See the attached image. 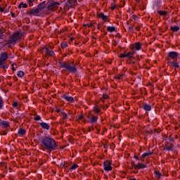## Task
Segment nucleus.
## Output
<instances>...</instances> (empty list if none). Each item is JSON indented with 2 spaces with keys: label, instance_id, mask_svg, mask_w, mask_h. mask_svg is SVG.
Returning <instances> with one entry per match:
<instances>
[{
  "label": "nucleus",
  "instance_id": "obj_1",
  "mask_svg": "<svg viewBox=\"0 0 180 180\" xmlns=\"http://www.w3.org/2000/svg\"><path fill=\"white\" fill-rule=\"evenodd\" d=\"M42 147L45 150H56L57 148V143L53 138L45 136L41 140Z\"/></svg>",
  "mask_w": 180,
  "mask_h": 180
},
{
  "label": "nucleus",
  "instance_id": "obj_2",
  "mask_svg": "<svg viewBox=\"0 0 180 180\" xmlns=\"http://www.w3.org/2000/svg\"><path fill=\"white\" fill-rule=\"evenodd\" d=\"M44 8H46V2L44 1L42 3H41L37 8H32L30 13L31 15H33L34 16H39V15H40V13H43V9H44Z\"/></svg>",
  "mask_w": 180,
  "mask_h": 180
},
{
  "label": "nucleus",
  "instance_id": "obj_3",
  "mask_svg": "<svg viewBox=\"0 0 180 180\" xmlns=\"http://www.w3.org/2000/svg\"><path fill=\"white\" fill-rule=\"evenodd\" d=\"M60 67L61 68H65L67 71L72 72L73 74H75V72H77V68H75V66H71L70 63L61 62L60 63Z\"/></svg>",
  "mask_w": 180,
  "mask_h": 180
},
{
  "label": "nucleus",
  "instance_id": "obj_4",
  "mask_svg": "<svg viewBox=\"0 0 180 180\" xmlns=\"http://www.w3.org/2000/svg\"><path fill=\"white\" fill-rule=\"evenodd\" d=\"M61 5L60 2L51 0L48 2V11H56Z\"/></svg>",
  "mask_w": 180,
  "mask_h": 180
},
{
  "label": "nucleus",
  "instance_id": "obj_5",
  "mask_svg": "<svg viewBox=\"0 0 180 180\" xmlns=\"http://www.w3.org/2000/svg\"><path fill=\"white\" fill-rule=\"evenodd\" d=\"M22 39V33L15 32L11 37V44H16V41H19Z\"/></svg>",
  "mask_w": 180,
  "mask_h": 180
},
{
  "label": "nucleus",
  "instance_id": "obj_6",
  "mask_svg": "<svg viewBox=\"0 0 180 180\" xmlns=\"http://www.w3.org/2000/svg\"><path fill=\"white\" fill-rule=\"evenodd\" d=\"M105 171H111L112 169V162L110 161H105L103 164Z\"/></svg>",
  "mask_w": 180,
  "mask_h": 180
},
{
  "label": "nucleus",
  "instance_id": "obj_7",
  "mask_svg": "<svg viewBox=\"0 0 180 180\" xmlns=\"http://www.w3.org/2000/svg\"><path fill=\"white\" fill-rule=\"evenodd\" d=\"M134 53L131 52H128L127 53H122L120 55L121 58H129V60H131L133 58Z\"/></svg>",
  "mask_w": 180,
  "mask_h": 180
},
{
  "label": "nucleus",
  "instance_id": "obj_8",
  "mask_svg": "<svg viewBox=\"0 0 180 180\" xmlns=\"http://www.w3.org/2000/svg\"><path fill=\"white\" fill-rule=\"evenodd\" d=\"M42 53L43 54H46V56H50L51 57H53V56H54V52H53V51L49 50V49L46 47L42 49Z\"/></svg>",
  "mask_w": 180,
  "mask_h": 180
},
{
  "label": "nucleus",
  "instance_id": "obj_9",
  "mask_svg": "<svg viewBox=\"0 0 180 180\" xmlns=\"http://www.w3.org/2000/svg\"><path fill=\"white\" fill-rule=\"evenodd\" d=\"M8 60V53H1L0 55V65H2L4 61H6Z\"/></svg>",
  "mask_w": 180,
  "mask_h": 180
},
{
  "label": "nucleus",
  "instance_id": "obj_10",
  "mask_svg": "<svg viewBox=\"0 0 180 180\" xmlns=\"http://www.w3.org/2000/svg\"><path fill=\"white\" fill-rule=\"evenodd\" d=\"M75 2H77V0H69L66 3V6H68V8H72V6L75 5Z\"/></svg>",
  "mask_w": 180,
  "mask_h": 180
},
{
  "label": "nucleus",
  "instance_id": "obj_11",
  "mask_svg": "<svg viewBox=\"0 0 180 180\" xmlns=\"http://www.w3.org/2000/svg\"><path fill=\"white\" fill-rule=\"evenodd\" d=\"M178 56H179V53L176 52L172 51L169 53V57H170V58H173V59L176 58Z\"/></svg>",
  "mask_w": 180,
  "mask_h": 180
},
{
  "label": "nucleus",
  "instance_id": "obj_12",
  "mask_svg": "<svg viewBox=\"0 0 180 180\" xmlns=\"http://www.w3.org/2000/svg\"><path fill=\"white\" fill-rule=\"evenodd\" d=\"M134 167L136 169H141V168H146V166L144 164L139 163L138 165H134Z\"/></svg>",
  "mask_w": 180,
  "mask_h": 180
},
{
  "label": "nucleus",
  "instance_id": "obj_13",
  "mask_svg": "<svg viewBox=\"0 0 180 180\" xmlns=\"http://www.w3.org/2000/svg\"><path fill=\"white\" fill-rule=\"evenodd\" d=\"M40 125L42 129H46V130H49V129H50V127L49 126V124H47V123L41 122L40 124Z\"/></svg>",
  "mask_w": 180,
  "mask_h": 180
},
{
  "label": "nucleus",
  "instance_id": "obj_14",
  "mask_svg": "<svg viewBox=\"0 0 180 180\" xmlns=\"http://www.w3.org/2000/svg\"><path fill=\"white\" fill-rule=\"evenodd\" d=\"M98 18L102 19L103 20H108V15H105V14L99 13L98 14Z\"/></svg>",
  "mask_w": 180,
  "mask_h": 180
},
{
  "label": "nucleus",
  "instance_id": "obj_15",
  "mask_svg": "<svg viewBox=\"0 0 180 180\" xmlns=\"http://www.w3.org/2000/svg\"><path fill=\"white\" fill-rule=\"evenodd\" d=\"M153 152L149 151L147 153H144L142 154V158H146V157H150V155H152Z\"/></svg>",
  "mask_w": 180,
  "mask_h": 180
},
{
  "label": "nucleus",
  "instance_id": "obj_16",
  "mask_svg": "<svg viewBox=\"0 0 180 180\" xmlns=\"http://www.w3.org/2000/svg\"><path fill=\"white\" fill-rule=\"evenodd\" d=\"M89 120L91 123H96L97 118L96 117L91 115L89 117Z\"/></svg>",
  "mask_w": 180,
  "mask_h": 180
},
{
  "label": "nucleus",
  "instance_id": "obj_17",
  "mask_svg": "<svg viewBox=\"0 0 180 180\" xmlns=\"http://www.w3.org/2000/svg\"><path fill=\"white\" fill-rule=\"evenodd\" d=\"M134 49H136V50H137V51H139V50H141V44H140V43H136L135 44H134Z\"/></svg>",
  "mask_w": 180,
  "mask_h": 180
},
{
  "label": "nucleus",
  "instance_id": "obj_18",
  "mask_svg": "<svg viewBox=\"0 0 180 180\" xmlns=\"http://www.w3.org/2000/svg\"><path fill=\"white\" fill-rule=\"evenodd\" d=\"M143 108L144 110H146V111L151 110V106H150L148 104H144Z\"/></svg>",
  "mask_w": 180,
  "mask_h": 180
},
{
  "label": "nucleus",
  "instance_id": "obj_19",
  "mask_svg": "<svg viewBox=\"0 0 180 180\" xmlns=\"http://www.w3.org/2000/svg\"><path fill=\"white\" fill-rule=\"evenodd\" d=\"M65 99H66V101H68V102H71V103L74 102V98H72L71 96H65Z\"/></svg>",
  "mask_w": 180,
  "mask_h": 180
},
{
  "label": "nucleus",
  "instance_id": "obj_20",
  "mask_svg": "<svg viewBox=\"0 0 180 180\" xmlns=\"http://www.w3.org/2000/svg\"><path fill=\"white\" fill-rule=\"evenodd\" d=\"M26 134V131L25 130V129H20L19 130H18V134H19V136H24V134Z\"/></svg>",
  "mask_w": 180,
  "mask_h": 180
},
{
  "label": "nucleus",
  "instance_id": "obj_21",
  "mask_svg": "<svg viewBox=\"0 0 180 180\" xmlns=\"http://www.w3.org/2000/svg\"><path fill=\"white\" fill-rule=\"evenodd\" d=\"M0 126H3L4 127H8V126H9V123H8V122L3 121L0 122Z\"/></svg>",
  "mask_w": 180,
  "mask_h": 180
},
{
  "label": "nucleus",
  "instance_id": "obj_22",
  "mask_svg": "<svg viewBox=\"0 0 180 180\" xmlns=\"http://www.w3.org/2000/svg\"><path fill=\"white\" fill-rule=\"evenodd\" d=\"M18 8L19 9H21V8H27V5L23 2H21L18 6Z\"/></svg>",
  "mask_w": 180,
  "mask_h": 180
},
{
  "label": "nucleus",
  "instance_id": "obj_23",
  "mask_svg": "<svg viewBox=\"0 0 180 180\" xmlns=\"http://www.w3.org/2000/svg\"><path fill=\"white\" fill-rule=\"evenodd\" d=\"M171 30H172V32H178V30H179V27L178 26L171 27Z\"/></svg>",
  "mask_w": 180,
  "mask_h": 180
},
{
  "label": "nucleus",
  "instance_id": "obj_24",
  "mask_svg": "<svg viewBox=\"0 0 180 180\" xmlns=\"http://www.w3.org/2000/svg\"><path fill=\"white\" fill-rule=\"evenodd\" d=\"M172 67H174L175 68H179V65L176 62H172Z\"/></svg>",
  "mask_w": 180,
  "mask_h": 180
},
{
  "label": "nucleus",
  "instance_id": "obj_25",
  "mask_svg": "<svg viewBox=\"0 0 180 180\" xmlns=\"http://www.w3.org/2000/svg\"><path fill=\"white\" fill-rule=\"evenodd\" d=\"M77 168H78V165L73 164L72 166L71 167L70 169H71V171H74V169H77Z\"/></svg>",
  "mask_w": 180,
  "mask_h": 180
},
{
  "label": "nucleus",
  "instance_id": "obj_26",
  "mask_svg": "<svg viewBox=\"0 0 180 180\" xmlns=\"http://www.w3.org/2000/svg\"><path fill=\"white\" fill-rule=\"evenodd\" d=\"M107 30L110 32H115V27H108Z\"/></svg>",
  "mask_w": 180,
  "mask_h": 180
},
{
  "label": "nucleus",
  "instance_id": "obj_27",
  "mask_svg": "<svg viewBox=\"0 0 180 180\" xmlns=\"http://www.w3.org/2000/svg\"><path fill=\"white\" fill-rule=\"evenodd\" d=\"M23 75H25V73L22 71H19L18 72V77H23Z\"/></svg>",
  "mask_w": 180,
  "mask_h": 180
},
{
  "label": "nucleus",
  "instance_id": "obj_28",
  "mask_svg": "<svg viewBox=\"0 0 180 180\" xmlns=\"http://www.w3.org/2000/svg\"><path fill=\"white\" fill-rule=\"evenodd\" d=\"M93 110L96 112V113H99L100 112L99 107H94Z\"/></svg>",
  "mask_w": 180,
  "mask_h": 180
},
{
  "label": "nucleus",
  "instance_id": "obj_29",
  "mask_svg": "<svg viewBox=\"0 0 180 180\" xmlns=\"http://www.w3.org/2000/svg\"><path fill=\"white\" fill-rule=\"evenodd\" d=\"M156 178H161V174L160 172H155Z\"/></svg>",
  "mask_w": 180,
  "mask_h": 180
},
{
  "label": "nucleus",
  "instance_id": "obj_30",
  "mask_svg": "<svg viewBox=\"0 0 180 180\" xmlns=\"http://www.w3.org/2000/svg\"><path fill=\"white\" fill-rule=\"evenodd\" d=\"M62 49H65V47H67L68 44L67 42H63L60 44Z\"/></svg>",
  "mask_w": 180,
  "mask_h": 180
},
{
  "label": "nucleus",
  "instance_id": "obj_31",
  "mask_svg": "<svg viewBox=\"0 0 180 180\" xmlns=\"http://www.w3.org/2000/svg\"><path fill=\"white\" fill-rule=\"evenodd\" d=\"M1 68H8V65H5L4 63H1V65H0Z\"/></svg>",
  "mask_w": 180,
  "mask_h": 180
},
{
  "label": "nucleus",
  "instance_id": "obj_32",
  "mask_svg": "<svg viewBox=\"0 0 180 180\" xmlns=\"http://www.w3.org/2000/svg\"><path fill=\"white\" fill-rule=\"evenodd\" d=\"M159 14L161 15L162 16H165V15H167V12H165V11H159Z\"/></svg>",
  "mask_w": 180,
  "mask_h": 180
},
{
  "label": "nucleus",
  "instance_id": "obj_33",
  "mask_svg": "<svg viewBox=\"0 0 180 180\" xmlns=\"http://www.w3.org/2000/svg\"><path fill=\"white\" fill-rule=\"evenodd\" d=\"M13 108H17V109L19 108V104L16 102L13 103Z\"/></svg>",
  "mask_w": 180,
  "mask_h": 180
},
{
  "label": "nucleus",
  "instance_id": "obj_34",
  "mask_svg": "<svg viewBox=\"0 0 180 180\" xmlns=\"http://www.w3.org/2000/svg\"><path fill=\"white\" fill-rule=\"evenodd\" d=\"M34 120H40V119H41V117H40V116L37 115L36 117H34Z\"/></svg>",
  "mask_w": 180,
  "mask_h": 180
},
{
  "label": "nucleus",
  "instance_id": "obj_35",
  "mask_svg": "<svg viewBox=\"0 0 180 180\" xmlns=\"http://www.w3.org/2000/svg\"><path fill=\"white\" fill-rule=\"evenodd\" d=\"M28 4L30 6H32L33 5V0H29Z\"/></svg>",
  "mask_w": 180,
  "mask_h": 180
},
{
  "label": "nucleus",
  "instance_id": "obj_36",
  "mask_svg": "<svg viewBox=\"0 0 180 180\" xmlns=\"http://www.w3.org/2000/svg\"><path fill=\"white\" fill-rule=\"evenodd\" d=\"M82 119H84V115H79V116L77 117V120H82Z\"/></svg>",
  "mask_w": 180,
  "mask_h": 180
},
{
  "label": "nucleus",
  "instance_id": "obj_37",
  "mask_svg": "<svg viewBox=\"0 0 180 180\" xmlns=\"http://www.w3.org/2000/svg\"><path fill=\"white\" fill-rule=\"evenodd\" d=\"M85 26H87V27H92V23H88L85 25Z\"/></svg>",
  "mask_w": 180,
  "mask_h": 180
},
{
  "label": "nucleus",
  "instance_id": "obj_38",
  "mask_svg": "<svg viewBox=\"0 0 180 180\" xmlns=\"http://www.w3.org/2000/svg\"><path fill=\"white\" fill-rule=\"evenodd\" d=\"M116 8V4H113L112 6H111V9L113 11L114 9H115Z\"/></svg>",
  "mask_w": 180,
  "mask_h": 180
},
{
  "label": "nucleus",
  "instance_id": "obj_39",
  "mask_svg": "<svg viewBox=\"0 0 180 180\" xmlns=\"http://www.w3.org/2000/svg\"><path fill=\"white\" fill-rule=\"evenodd\" d=\"M2 108V98H0V109Z\"/></svg>",
  "mask_w": 180,
  "mask_h": 180
},
{
  "label": "nucleus",
  "instance_id": "obj_40",
  "mask_svg": "<svg viewBox=\"0 0 180 180\" xmlns=\"http://www.w3.org/2000/svg\"><path fill=\"white\" fill-rule=\"evenodd\" d=\"M12 70L13 71H16V68H15L14 65H12Z\"/></svg>",
  "mask_w": 180,
  "mask_h": 180
},
{
  "label": "nucleus",
  "instance_id": "obj_41",
  "mask_svg": "<svg viewBox=\"0 0 180 180\" xmlns=\"http://www.w3.org/2000/svg\"><path fill=\"white\" fill-rule=\"evenodd\" d=\"M63 117H64V119H66V117H67V114L63 113Z\"/></svg>",
  "mask_w": 180,
  "mask_h": 180
},
{
  "label": "nucleus",
  "instance_id": "obj_42",
  "mask_svg": "<svg viewBox=\"0 0 180 180\" xmlns=\"http://www.w3.org/2000/svg\"><path fill=\"white\" fill-rule=\"evenodd\" d=\"M0 12H4V8H2V7H1V6H0Z\"/></svg>",
  "mask_w": 180,
  "mask_h": 180
},
{
  "label": "nucleus",
  "instance_id": "obj_43",
  "mask_svg": "<svg viewBox=\"0 0 180 180\" xmlns=\"http://www.w3.org/2000/svg\"><path fill=\"white\" fill-rule=\"evenodd\" d=\"M137 18V16H136V15H132V19H136Z\"/></svg>",
  "mask_w": 180,
  "mask_h": 180
},
{
  "label": "nucleus",
  "instance_id": "obj_44",
  "mask_svg": "<svg viewBox=\"0 0 180 180\" xmlns=\"http://www.w3.org/2000/svg\"><path fill=\"white\" fill-rule=\"evenodd\" d=\"M134 158H136V160H140V158L137 156H134Z\"/></svg>",
  "mask_w": 180,
  "mask_h": 180
},
{
  "label": "nucleus",
  "instance_id": "obj_45",
  "mask_svg": "<svg viewBox=\"0 0 180 180\" xmlns=\"http://www.w3.org/2000/svg\"><path fill=\"white\" fill-rule=\"evenodd\" d=\"M104 98H105V99H108V96H106V95L104 96Z\"/></svg>",
  "mask_w": 180,
  "mask_h": 180
},
{
  "label": "nucleus",
  "instance_id": "obj_46",
  "mask_svg": "<svg viewBox=\"0 0 180 180\" xmlns=\"http://www.w3.org/2000/svg\"><path fill=\"white\" fill-rule=\"evenodd\" d=\"M12 16H14V14H12Z\"/></svg>",
  "mask_w": 180,
  "mask_h": 180
},
{
  "label": "nucleus",
  "instance_id": "obj_47",
  "mask_svg": "<svg viewBox=\"0 0 180 180\" xmlns=\"http://www.w3.org/2000/svg\"><path fill=\"white\" fill-rule=\"evenodd\" d=\"M136 1H139V0H136Z\"/></svg>",
  "mask_w": 180,
  "mask_h": 180
}]
</instances>
